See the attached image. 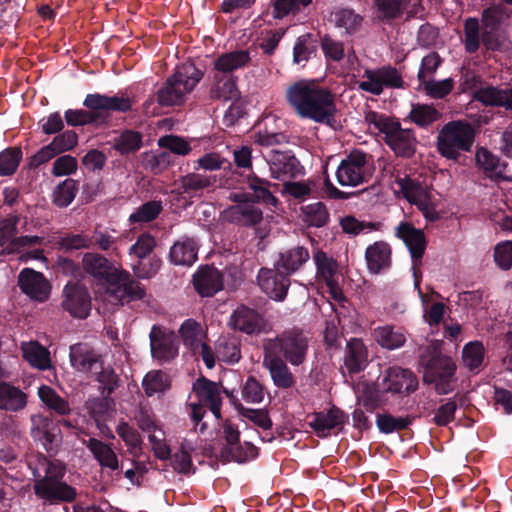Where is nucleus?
Instances as JSON below:
<instances>
[{
	"label": "nucleus",
	"instance_id": "f257e3e1",
	"mask_svg": "<svg viewBox=\"0 0 512 512\" xmlns=\"http://www.w3.org/2000/svg\"><path fill=\"white\" fill-rule=\"evenodd\" d=\"M82 266L87 274L103 286V299L113 305L128 304L146 296L145 287L140 282L132 279L127 271L117 268L102 255L86 253Z\"/></svg>",
	"mask_w": 512,
	"mask_h": 512
},
{
	"label": "nucleus",
	"instance_id": "f03ea898",
	"mask_svg": "<svg viewBox=\"0 0 512 512\" xmlns=\"http://www.w3.org/2000/svg\"><path fill=\"white\" fill-rule=\"evenodd\" d=\"M286 101L297 116L334 128L338 112L335 95L314 80L302 79L286 90Z\"/></svg>",
	"mask_w": 512,
	"mask_h": 512
},
{
	"label": "nucleus",
	"instance_id": "7ed1b4c3",
	"mask_svg": "<svg viewBox=\"0 0 512 512\" xmlns=\"http://www.w3.org/2000/svg\"><path fill=\"white\" fill-rule=\"evenodd\" d=\"M203 76L204 72L191 61L177 65L156 93L158 104L162 107L183 105Z\"/></svg>",
	"mask_w": 512,
	"mask_h": 512
},
{
	"label": "nucleus",
	"instance_id": "20e7f679",
	"mask_svg": "<svg viewBox=\"0 0 512 512\" xmlns=\"http://www.w3.org/2000/svg\"><path fill=\"white\" fill-rule=\"evenodd\" d=\"M475 140V130L465 120L446 123L437 136V150L442 157L459 161L461 152H470Z\"/></svg>",
	"mask_w": 512,
	"mask_h": 512
},
{
	"label": "nucleus",
	"instance_id": "39448f33",
	"mask_svg": "<svg viewBox=\"0 0 512 512\" xmlns=\"http://www.w3.org/2000/svg\"><path fill=\"white\" fill-rule=\"evenodd\" d=\"M264 350L277 357L283 356L292 365H300L308 350V338L298 328L288 329L276 338L268 340Z\"/></svg>",
	"mask_w": 512,
	"mask_h": 512
},
{
	"label": "nucleus",
	"instance_id": "423d86ee",
	"mask_svg": "<svg viewBox=\"0 0 512 512\" xmlns=\"http://www.w3.org/2000/svg\"><path fill=\"white\" fill-rule=\"evenodd\" d=\"M193 392L197 396L198 403L190 404L191 418L197 426L203 419L204 407H208L216 419L221 417L222 396L219 384L201 377L193 384Z\"/></svg>",
	"mask_w": 512,
	"mask_h": 512
},
{
	"label": "nucleus",
	"instance_id": "0eeeda50",
	"mask_svg": "<svg viewBox=\"0 0 512 512\" xmlns=\"http://www.w3.org/2000/svg\"><path fill=\"white\" fill-rule=\"evenodd\" d=\"M369 155L362 150H352L344 159L341 160L336 178L342 186H358L369 180L370 173L368 169Z\"/></svg>",
	"mask_w": 512,
	"mask_h": 512
},
{
	"label": "nucleus",
	"instance_id": "6e6552de",
	"mask_svg": "<svg viewBox=\"0 0 512 512\" xmlns=\"http://www.w3.org/2000/svg\"><path fill=\"white\" fill-rule=\"evenodd\" d=\"M313 261L316 266L317 282L326 285L331 299L338 303L344 302L345 295L339 284L340 272L337 260L326 252L317 250L313 254Z\"/></svg>",
	"mask_w": 512,
	"mask_h": 512
},
{
	"label": "nucleus",
	"instance_id": "1a4fd4ad",
	"mask_svg": "<svg viewBox=\"0 0 512 512\" xmlns=\"http://www.w3.org/2000/svg\"><path fill=\"white\" fill-rule=\"evenodd\" d=\"M456 365L450 357H433L425 366L423 379L426 383L434 384L438 394H447L452 391V379Z\"/></svg>",
	"mask_w": 512,
	"mask_h": 512
},
{
	"label": "nucleus",
	"instance_id": "9d476101",
	"mask_svg": "<svg viewBox=\"0 0 512 512\" xmlns=\"http://www.w3.org/2000/svg\"><path fill=\"white\" fill-rule=\"evenodd\" d=\"M395 183L404 198H406L409 203L416 205L428 221H435L437 219V213L431 204L430 193L427 186L409 176H398L395 179Z\"/></svg>",
	"mask_w": 512,
	"mask_h": 512
},
{
	"label": "nucleus",
	"instance_id": "9b49d317",
	"mask_svg": "<svg viewBox=\"0 0 512 512\" xmlns=\"http://www.w3.org/2000/svg\"><path fill=\"white\" fill-rule=\"evenodd\" d=\"M363 77L367 81L358 83V88L373 95L382 94L384 87L402 88L404 81L399 71L390 65L378 69H366Z\"/></svg>",
	"mask_w": 512,
	"mask_h": 512
},
{
	"label": "nucleus",
	"instance_id": "f8f14e48",
	"mask_svg": "<svg viewBox=\"0 0 512 512\" xmlns=\"http://www.w3.org/2000/svg\"><path fill=\"white\" fill-rule=\"evenodd\" d=\"M33 489L35 495L48 504L72 502L77 496L74 487L50 477H43L35 481Z\"/></svg>",
	"mask_w": 512,
	"mask_h": 512
},
{
	"label": "nucleus",
	"instance_id": "ddd939ff",
	"mask_svg": "<svg viewBox=\"0 0 512 512\" xmlns=\"http://www.w3.org/2000/svg\"><path fill=\"white\" fill-rule=\"evenodd\" d=\"M383 140L397 157L410 158L415 154L417 140L414 131L403 129L398 120L391 123Z\"/></svg>",
	"mask_w": 512,
	"mask_h": 512
},
{
	"label": "nucleus",
	"instance_id": "4468645a",
	"mask_svg": "<svg viewBox=\"0 0 512 512\" xmlns=\"http://www.w3.org/2000/svg\"><path fill=\"white\" fill-rule=\"evenodd\" d=\"M152 356L161 363L169 362L178 355V340L174 331L154 325L150 331Z\"/></svg>",
	"mask_w": 512,
	"mask_h": 512
},
{
	"label": "nucleus",
	"instance_id": "2eb2a0df",
	"mask_svg": "<svg viewBox=\"0 0 512 512\" xmlns=\"http://www.w3.org/2000/svg\"><path fill=\"white\" fill-rule=\"evenodd\" d=\"M381 386L385 392L409 395L417 390L418 379L412 371L395 366L385 371Z\"/></svg>",
	"mask_w": 512,
	"mask_h": 512
},
{
	"label": "nucleus",
	"instance_id": "dca6fc26",
	"mask_svg": "<svg viewBox=\"0 0 512 512\" xmlns=\"http://www.w3.org/2000/svg\"><path fill=\"white\" fill-rule=\"evenodd\" d=\"M135 103L133 98L124 95L108 96L100 93L87 94L83 105L89 110L102 112L127 113L132 110Z\"/></svg>",
	"mask_w": 512,
	"mask_h": 512
},
{
	"label": "nucleus",
	"instance_id": "f3484780",
	"mask_svg": "<svg viewBox=\"0 0 512 512\" xmlns=\"http://www.w3.org/2000/svg\"><path fill=\"white\" fill-rule=\"evenodd\" d=\"M63 308L71 316L84 319L91 310V298L87 289L78 283H68L64 288Z\"/></svg>",
	"mask_w": 512,
	"mask_h": 512
},
{
	"label": "nucleus",
	"instance_id": "a211bd4d",
	"mask_svg": "<svg viewBox=\"0 0 512 512\" xmlns=\"http://www.w3.org/2000/svg\"><path fill=\"white\" fill-rule=\"evenodd\" d=\"M260 288L270 298L276 301H282L290 286V279L283 271L276 269L262 268L258 276Z\"/></svg>",
	"mask_w": 512,
	"mask_h": 512
},
{
	"label": "nucleus",
	"instance_id": "6ab92c4d",
	"mask_svg": "<svg viewBox=\"0 0 512 512\" xmlns=\"http://www.w3.org/2000/svg\"><path fill=\"white\" fill-rule=\"evenodd\" d=\"M22 197L19 189L6 186L1 191L0 224H18L22 220Z\"/></svg>",
	"mask_w": 512,
	"mask_h": 512
},
{
	"label": "nucleus",
	"instance_id": "aec40b11",
	"mask_svg": "<svg viewBox=\"0 0 512 512\" xmlns=\"http://www.w3.org/2000/svg\"><path fill=\"white\" fill-rule=\"evenodd\" d=\"M309 426L318 437H327L333 430L341 429L345 423V414L336 407L327 411L316 412L308 415Z\"/></svg>",
	"mask_w": 512,
	"mask_h": 512
},
{
	"label": "nucleus",
	"instance_id": "412c9836",
	"mask_svg": "<svg viewBox=\"0 0 512 512\" xmlns=\"http://www.w3.org/2000/svg\"><path fill=\"white\" fill-rule=\"evenodd\" d=\"M18 285L23 293L36 301L43 302L49 297L50 285L40 272L23 269L18 277Z\"/></svg>",
	"mask_w": 512,
	"mask_h": 512
},
{
	"label": "nucleus",
	"instance_id": "4be33fe9",
	"mask_svg": "<svg viewBox=\"0 0 512 512\" xmlns=\"http://www.w3.org/2000/svg\"><path fill=\"white\" fill-rule=\"evenodd\" d=\"M228 326L233 330L250 335L259 333L264 326V321L255 309L240 305L231 314Z\"/></svg>",
	"mask_w": 512,
	"mask_h": 512
},
{
	"label": "nucleus",
	"instance_id": "5701e85b",
	"mask_svg": "<svg viewBox=\"0 0 512 512\" xmlns=\"http://www.w3.org/2000/svg\"><path fill=\"white\" fill-rule=\"evenodd\" d=\"M244 182L252 191V193L242 194L240 196L245 198L246 202L262 203L266 206L273 207L277 206L278 200L270 191V187H277V184H272L268 180L258 177L255 173L247 175Z\"/></svg>",
	"mask_w": 512,
	"mask_h": 512
},
{
	"label": "nucleus",
	"instance_id": "b1692460",
	"mask_svg": "<svg viewBox=\"0 0 512 512\" xmlns=\"http://www.w3.org/2000/svg\"><path fill=\"white\" fill-rule=\"evenodd\" d=\"M193 285L202 297H212L223 289L222 273L212 266L200 267L193 276Z\"/></svg>",
	"mask_w": 512,
	"mask_h": 512
},
{
	"label": "nucleus",
	"instance_id": "393cba45",
	"mask_svg": "<svg viewBox=\"0 0 512 512\" xmlns=\"http://www.w3.org/2000/svg\"><path fill=\"white\" fill-rule=\"evenodd\" d=\"M69 358L71 366L83 373L91 372L102 366V356L93 348L84 343H77L70 347Z\"/></svg>",
	"mask_w": 512,
	"mask_h": 512
},
{
	"label": "nucleus",
	"instance_id": "a878e982",
	"mask_svg": "<svg viewBox=\"0 0 512 512\" xmlns=\"http://www.w3.org/2000/svg\"><path fill=\"white\" fill-rule=\"evenodd\" d=\"M268 163L271 173L276 179L294 178L300 174V162L291 151H273Z\"/></svg>",
	"mask_w": 512,
	"mask_h": 512
},
{
	"label": "nucleus",
	"instance_id": "bb28decb",
	"mask_svg": "<svg viewBox=\"0 0 512 512\" xmlns=\"http://www.w3.org/2000/svg\"><path fill=\"white\" fill-rule=\"evenodd\" d=\"M396 235L401 238L407 246L413 259V268L419 267L427 246L424 232L415 229L414 226H398Z\"/></svg>",
	"mask_w": 512,
	"mask_h": 512
},
{
	"label": "nucleus",
	"instance_id": "cd10ccee",
	"mask_svg": "<svg viewBox=\"0 0 512 512\" xmlns=\"http://www.w3.org/2000/svg\"><path fill=\"white\" fill-rule=\"evenodd\" d=\"M16 226H0V252L13 254L23 252L26 247L33 246L40 241L38 236L16 237Z\"/></svg>",
	"mask_w": 512,
	"mask_h": 512
},
{
	"label": "nucleus",
	"instance_id": "c85d7f7f",
	"mask_svg": "<svg viewBox=\"0 0 512 512\" xmlns=\"http://www.w3.org/2000/svg\"><path fill=\"white\" fill-rule=\"evenodd\" d=\"M476 166L493 181L504 180V170L506 164L501 162L500 157L493 154L490 150L485 147L477 148L475 154Z\"/></svg>",
	"mask_w": 512,
	"mask_h": 512
},
{
	"label": "nucleus",
	"instance_id": "c756f323",
	"mask_svg": "<svg viewBox=\"0 0 512 512\" xmlns=\"http://www.w3.org/2000/svg\"><path fill=\"white\" fill-rule=\"evenodd\" d=\"M211 100L229 101L239 97L237 78L233 74L214 73L210 88Z\"/></svg>",
	"mask_w": 512,
	"mask_h": 512
},
{
	"label": "nucleus",
	"instance_id": "7c9ffc66",
	"mask_svg": "<svg viewBox=\"0 0 512 512\" xmlns=\"http://www.w3.org/2000/svg\"><path fill=\"white\" fill-rule=\"evenodd\" d=\"M310 258L307 248L296 246L279 254L275 268L283 271L287 276L298 271Z\"/></svg>",
	"mask_w": 512,
	"mask_h": 512
},
{
	"label": "nucleus",
	"instance_id": "2f4dec72",
	"mask_svg": "<svg viewBox=\"0 0 512 512\" xmlns=\"http://www.w3.org/2000/svg\"><path fill=\"white\" fill-rule=\"evenodd\" d=\"M365 257L368 269L372 273H380L391 264V248L385 242H375L366 249Z\"/></svg>",
	"mask_w": 512,
	"mask_h": 512
},
{
	"label": "nucleus",
	"instance_id": "473e14b6",
	"mask_svg": "<svg viewBox=\"0 0 512 512\" xmlns=\"http://www.w3.org/2000/svg\"><path fill=\"white\" fill-rule=\"evenodd\" d=\"M250 60L248 50L226 52L214 61V70L215 73L232 74L233 71L247 66Z\"/></svg>",
	"mask_w": 512,
	"mask_h": 512
},
{
	"label": "nucleus",
	"instance_id": "72a5a7b5",
	"mask_svg": "<svg viewBox=\"0 0 512 512\" xmlns=\"http://www.w3.org/2000/svg\"><path fill=\"white\" fill-rule=\"evenodd\" d=\"M264 364L276 386L290 388L294 385V377L283 359L265 352Z\"/></svg>",
	"mask_w": 512,
	"mask_h": 512
},
{
	"label": "nucleus",
	"instance_id": "f704fd0d",
	"mask_svg": "<svg viewBox=\"0 0 512 512\" xmlns=\"http://www.w3.org/2000/svg\"><path fill=\"white\" fill-rule=\"evenodd\" d=\"M368 352L363 341L352 338L347 343L345 366L349 373H358L363 370L367 363Z\"/></svg>",
	"mask_w": 512,
	"mask_h": 512
},
{
	"label": "nucleus",
	"instance_id": "c9c22d12",
	"mask_svg": "<svg viewBox=\"0 0 512 512\" xmlns=\"http://www.w3.org/2000/svg\"><path fill=\"white\" fill-rule=\"evenodd\" d=\"M23 358L34 368L46 370L50 367L49 351L36 341L23 342L21 345Z\"/></svg>",
	"mask_w": 512,
	"mask_h": 512
},
{
	"label": "nucleus",
	"instance_id": "e433bc0d",
	"mask_svg": "<svg viewBox=\"0 0 512 512\" xmlns=\"http://www.w3.org/2000/svg\"><path fill=\"white\" fill-rule=\"evenodd\" d=\"M216 182L215 176H207L199 173H188L177 182V189L181 194L190 196L211 187Z\"/></svg>",
	"mask_w": 512,
	"mask_h": 512
},
{
	"label": "nucleus",
	"instance_id": "4c0bfd02",
	"mask_svg": "<svg viewBox=\"0 0 512 512\" xmlns=\"http://www.w3.org/2000/svg\"><path fill=\"white\" fill-rule=\"evenodd\" d=\"M94 458L101 467L117 470L119 467L118 457L110 445L96 439L90 438L86 443Z\"/></svg>",
	"mask_w": 512,
	"mask_h": 512
},
{
	"label": "nucleus",
	"instance_id": "58836bf2",
	"mask_svg": "<svg viewBox=\"0 0 512 512\" xmlns=\"http://www.w3.org/2000/svg\"><path fill=\"white\" fill-rule=\"evenodd\" d=\"M198 245L193 239L178 241L170 249V259L174 264L191 266L197 260Z\"/></svg>",
	"mask_w": 512,
	"mask_h": 512
},
{
	"label": "nucleus",
	"instance_id": "ea45409f",
	"mask_svg": "<svg viewBox=\"0 0 512 512\" xmlns=\"http://www.w3.org/2000/svg\"><path fill=\"white\" fill-rule=\"evenodd\" d=\"M26 394L19 388L0 382V409L18 411L26 406Z\"/></svg>",
	"mask_w": 512,
	"mask_h": 512
},
{
	"label": "nucleus",
	"instance_id": "a19ab883",
	"mask_svg": "<svg viewBox=\"0 0 512 512\" xmlns=\"http://www.w3.org/2000/svg\"><path fill=\"white\" fill-rule=\"evenodd\" d=\"M64 118L69 126H85L89 124H104L107 122V115L96 110L68 109Z\"/></svg>",
	"mask_w": 512,
	"mask_h": 512
},
{
	"label": "nucleus",
	"instance_id": "79ce46f5",
	"mask_svg": "<svg viewBox=\"0 0 512 512\" xmlns=\"http://www.w3.org/2000/svg\"><path fill=\"white\" fill-rule=\"evenodd\" d=\"M376 342L383 348L393 350L404 345L406 336L401 329H395L393 326L385 325L374 330Z\"/></svg>",
	"mask_w": 512,
	"mask_h": 512
},
{
	"label": "nucleus",
	"instance_id": "37998d69",
	"mask_svg": "<svg viewBox=\"0 0 512 512\" xmlns=\"http://www.w3.org/2000/svg\"><path fill=\"white\" fill-rule=\"evenodd\" d=\"M313 0H270L272 17L282 20L289 15H296L303 8L308 7Z\"/></svg>",
	"mask_w": 512,
	"mask_h": 512
},
{
	"label": "nucleus",
	"instance_id": "c03bdc74",
	"mask_svg": "<svg viewBox=\"0 0 512 512\" xmlns=\"http://www.w3.org/2000/svg\"><path fill=\"white\" fill-rule=\"evenodd\" d=\"M38 396L48 409L59 415L70 413V405L66 399L61 397L53 388L42 385L38 389Z\"/></svg>",
	"mask_w": 512,
	"mask_h": 512
},
{
	"label": "nucleus",
	"instance_id": "a18cd8bd",
	"mask_svg": "<svg viewBox=\"0 0 512 512\" xmlns=\"http://www.w3.org/2000/svg\"><path fill=\"white\" fill-rule=\"evenodd\" d=\"M485 356L483 343L472 341L467 343L462 350L463 365L470 371H479Z\"/></svg>",
	"mask_w": 512,
	"mask_h": 512
},
{
	"label": "nucleus",
	"instance_id": "49530a36",
	"mask_svg": "<svg viewBox=\"0 0 512 512\" xmlns=\"http://www.w3.org/2000/svg\"><path fill=\"white\" fill-rule=\"evenodd\" d=\"M143 136L134 130L123 131L114 142V149L121 155H127L138 151L143 145Z\"/></svg>",
	"mask_w": 512,
	"mask_h": 512
},
{
	"label": "nucleus",
	"instance_id": "de8ad7c7",
	"mask_svg": "<svg viewBox=\"0 0 512 512\" xmlns=\"http://www.w3.org/2000/svg\"><path fill=\"white\" fill-rule=\"evenodd\" d=\"M441 117V113L432 105L415 104L409 113V119L421 128H426Z\"/></svg>",
	"mask_w": 512,
	"mask_h": 512
},
{
	"label": "nucleus",
	"instance_id": "09e8293b",
	"mask_svg": "<svg viewBox=\"0 0 512 512\" xmlns=\"http://www.w3.org/2000/svg\"><path fill=\"white\" fill-rule=\"evenodd\" d=\"M179 334L184 345L191 350L204 341L206 337L201 324L194 319L185 320L179 328Z\"/></svg>",
	"mask_w": 512,
	"mask_h": 512
},
{
	"label": "nucleus",
	"instance_id": "8fccbe9b",
	"mask_svg": "<svg viewBox=\"0 0 512 512\" xmlns=\"http://www.w3.org/2000/svg\"><path fill=\"white\" fill-rule=\"evenodd\" d=\"M79 189V182L67 178L59 183L53 192V202L58 207H67L74 200Z\"/></svg>",
	"mask_w": 512,
	"mask_h": 512
},
{
	"label": "nucleus",
	"instance_id": "3c124183",
	"mask_svg": "<svg viewBox=\"0 0 512 512\" xmlns=\"http://www.w3.org/2000/svg\"><path fill=\"white\" fill-rule=\"evenodd\" d=\"M23 152L21 147H8L0 152V176L13 175L22 160Z\"/></svg>",
	"mask_w": 512,
	"mask_h": 512
},
{
	"label": "nucleus",
	"instance_id": "603ef678",
	"mask_svg": "<svg viewBox=\"0 0 512 512\" xmlns=\"http://www.w3.org/2000/svg\"><path fill=\"white\" fill-rule=\"evenodd\" d=\"M408 0H374L378 18L390 21L400 17L406 8Z\"/></svg>",
	"mask_w": 512,
	"mask_h": 512
},
{
	"label": "nucleus",
	"instance_id": "864d4df0",
	"mask_svg": "<svg viewBox=\"0 0 512 512\" xmlns=\"http://www.w3.org/2000/svg\"><path fill=\"white\" fill-rule=\"evenodd\" d=\"M170 386L168 375L160 370L147 373L143 379V388L147 396L166 391Z\"/></svg>",
	"mask_w": 512,
	"mask_h": 512
},
{
	"label": "nucleus",
	"instance_id": "5fc2aeb1",
	"mask_svg": "<svg viewBox=\"0 0 512 512\" xmlns=\"http://www.w3.org/2000/svg\"><path fill=\"white\" fill-rule=\"evenodd\" d=\"M316 51V40H314L310 34L302 35L298 37L294 45L293 60L297 64L305 63Z\"/></svg>",
	"mask_w": 512,
	"mask_h": 512
},
{
	"label": "nucleus",
	"instance_id": "6e6d98bb",
	"mask_svg": "<svg viewBox=\"0 0 512 512\" xmlns=\"http://www.w3.org/2000/svg\"><path fill=\"white\" fill-rule=\"evenodd\" d=\"M161 264V259L156 255L140 257L132 270L137 278L149 279L158 273Z\"/></svg>",
	"mask_w": 512,
	"mask_h": 512
},
{
	"label": "nucleus",
	"instance_id": "4d7b16f0",
	"mask_svg": "<svg viewBox=\"0 0 512 512\" xmlns=\"http://www.w3.org/2000/svg\"><path fill=\"white\" fill-rule=\"evenodd\" d=\"M411 422L412 420L409 416L394 417L388 413L378 414L376 420L378 429L385 434L404 430L411 424Z\"/></svg>",
	"mask_w": 512,
	"mask_h": 512
},
{
	"label": "nucleus",
	"instance_id": "13d9d810",
	"mask_svg": "<svg viewBox=\"0 0 512 512\" xmlns=\"http://www.w3.org/2000/svg\"><path fill=\"white\" fill-rule=\"evenodd\" d=\"M162 210L161 201H148L139 206L136 211L129 216V221L132 223L151 222L158 217Z\"/></svg>",
	"mask_w": 512,
	"mask_h": 512
},
{
	"label": "nucleus",
	"instance_id": "bf43d9fd",
	"mask_svg": "<svg viewBox=\"0 0 512 512\" xmlns=\"http://www.w3.org/2000/svg\"><path fill=\"white\" fill-rule=\"evenodd\" d=\"M173 163L170 152L159 151L156 153H145L143 160L144 167L157 175L166 170Z\"/></svg>",
	"mask_w": 512,
	"mask_h": 512
},
{
	"label": "nucleus",
	"instance_id": "052dcab7",
	"mask_svg": "<svg viewBox=\"0 0 512 512\" xmlns=\"http://www.w3.org/2000/svg\"><path fill=\"white\" fill-rule=\"evenodd\" d=\"M333 20L336 26L344 28L347 34L355 33L362 23V17L350 9H341L335 12Z\"/></svg>",
	"mask_w": 512,
	"mask_h": 512
},
{
	"label": "nucleus",
	"instance_id": "680f3d73",
	"mask_svg": "<svg viewBox=\"0 0 512 512\" xmlns=\"http://www.w3.org/2000/svg\"><path fill=\"white\" fill-rule=\"evenodd\" d=\"M464 46L469 54L478 51L480 47L479 22L477 18L469 17L464 22Z\"/></svg>",
	"mask_w": 512,
	"mask_h": 512
},
{
	"label": "nucleus",
	"instance_id": "e2e57ef3",
	"mask_svg": "<svg viewBox=\"0 0 512 512\" xmlns=\"http://www.w3.org/2000/svg\"><path fill=\"white\" fill-rule=\"evenodd\" d=\"M158 145L161 148L167 149L166 152H170V154H177L181 156L188 155L192 148L183 137L177 135H164L159 138Z\"/></svg>",
	"mask_w": 512,
	"mask_h": 512
},
{
	"label": "nucleus",
	"instance_id": "0e129e2a",
	"mask_svg": "<svg viewBox=\"0 0 512 512\" xmlns=\"http://www.w3.org/2000/svg\"><path fill=\"white\" fill-rule=\"evenodd\" d=\"M503 89L495 86H486L476 89L473 99L487 107H500Z\"/></svg>",
	"mask_w": 512,
	"mask_h": 512
},
{
	"label": "nucleus",
	"instance_id": "69168bd1",
	"mask_svg": "<svg viewBox=\"0 0 512 512\" xmlns=\"http://www.w3.org/2000/svg\"><path fill=\"white\" fill-rule=\"evenodd\" d=\"M306 224H327L329 213L322 202H315L301 208Z\"/></svg>",
	"mask_w": 512,
	"mask_h": 512
},
{
	"label": "nucleus",
	"instance_id": "338daca9",
	"mask_svg": "<svg viewBox=\"0 0 512 512\" xmlns=\"http://www.w3.org/2000/svg\"><path fill=\"white\" fill-rule=\"evenodd\" d=\"M420 85H423L426 94L430 97L434 99H443L452 91L454 81L451 78L440 81L429 79Z\"/></svg>",
	"mask_w": 512,
	"mask_h": 512
},
{
	"label": "nucleus",
	"instance_id": "774afa93",
	"mask_svg": "<svg viewBox=\"0 0 512 512\" xmlns=\"http://www.w3.org/2000/svg\"><path fill=\"white\" fill-rule=\"evenodd\" d=\"M148 439L156 458L160 460H167L170 458L171 450L169 445L166 443L165 433L161 428H154V430L149 434Z\"/></svg>",
	"mask_w": 512,
	"mask_h": 512
}]
</instances>
